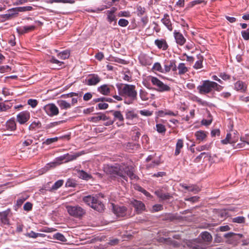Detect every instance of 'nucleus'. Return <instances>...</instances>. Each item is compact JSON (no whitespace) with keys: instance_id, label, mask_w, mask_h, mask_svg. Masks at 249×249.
Returning a JSON list of instances; mask_svg holds the SVG:
<instances>
[{"instance_id":"f257e3e1","label":"nucleus","mask_w":249,"mask_h":249,"mask_svg":"<svg viewBox=\"0 0 249 249\" xmlns=\"http://www.w3.org/2000/svg\"><path fill=\"white\" fill-rule=\"evenodd\" d=\"M117 87L120 91V94L123 96L128 98L127 104H132L137 99V92L135 89V86L129 84H120L117 85Z\"/></svg>"},{"instance_id":"f03ea898","label":"nucleus","mask_w":249,"mask_h":249,"mask_svg":"<svg viewBox=\"0 0 249 249\" xmlns=\"http://www.w3.org/2000/svg\"><path fill=\"white\" fill-rule=\"evenodd\" d=\"M83 201L94 210L103 212L105 206L101 199L96 196L88 195L83 198Z\"/></svg>"},{"instance_id":"7ed1b4c3","label":"nucleus","mask_w":249,"mask_h":249,"mask_svg":"<svg viewBox=\"0 0 249 249\" xmlns=\"http://www.w3.org/2000/svg\"><path fill=\"white\" fill-rule=\"evenodd\" d=\"M223 87L217 84L216 82L210 80L203 81L201 85L198 86L197 88L200 94H207L211 92L213 89L220 91L222 90Z\"/></svg>"},{"instance_id":"20e7f679","label":"nucleus","mask_w":249,"mask_h":249,"mask_svg":"<svg viewBox=\"0 0 249 249\" xmlns=\"http://www.w3.org/2000/svg\"><path fill=\"white\" fill-rule=\"evenodd\" d=\"M124 168L121 165H116V166H107L105 168V171L107 174L109 175L111 178L121 177L124 180L127 181V178L124 175L123 170Z\"/></svg>"},{"instance_id":"39448f33","label":"nucleus","mask_w":249,"mask_h":249,"mask_svg":"<svg viewBox=\"0 0 249 249\" xmlns=\"http://www.w3.org/2000/svg\"><path fill=\"white\" fill-rule=\"evenodd\" d=\"M224 237L226 239L225 241L226 243L236 246L239 243L240 240L243 237V235L240 233L230 232L225 233Z\"/></svg>"},{"instance_id":"423d86ee","label":"nucleus","mask_w":249,"mask_h":249,"mask_svg":"<svg viewBox=\"0 0 249 249\" xmlns=\"http://www.w3.org/2000/svg\"><path fill=\"white\" fill-rule=\"evenodd\" d=\"M66 209L70 215L76 218H81L86 213L85 210L78 205L67 206Z\"/></svg>"},{"instance_id":"0eeeda50","label":"nucleus","mask_w":249,"mask_h":249,"mask_svg":"<svg viewBox=\"0 0 249 249\" xmlns=\"http://www.w3.org/2000/svg\"><path fill=\"white\" fill-rule=\"evenodd\" d=\"M151 81L152 84L157 87L156 90L160 92H163L169 91L170 88L167 85L164 84L160 80L156 77H152Z\"/></svg>"},{"instance_id":"6e6552de","label":"nucleus","mask_w":249,"mask_h":249,"mask_svg":"<svg viewBox=\"0 0 249 249\" xmlns=\"http://www.w3.org/2000/svg\"><path fill=\"white\" fill-rule=\"evenodd\" d=\"M43 109L46 114L51 117L56 116L59 113V109L54 104H47L44 107Z\"/></svg>"},{"instance_id":"1a4fd4ad","label":"nucleus","mask_w":249,"mask_h":249,"mask_svg":"<svg viewBox=\"0 0 249 249\" xmlns=\"http://www.w3.org/2000/svg\"><path fill=\"white\" fill-rule=\"evenodd\" d=\"M113 211L118 217H124L126 215L127 208L124 206H120L112 204Z\"/></svg>"},{"instance_id":"9d476101","label":"nucleus","mask_w":249,"mask_h":249,"mask_svg":"<svg viewBox=\"0 0 249 249\" xmlns=\"http://www.w3.org/2000/svg\"><path fill=\"white\" fill-rule=\"evenodd\" d=\"M11 213V211L10 208L7 209L6 211L0 212V220L3 224L10 225V220L8 216Z\"/></svg>"},{"instance_id":"9b49d317","label":"nucleus","mask_w":249,"mask_h":249,"mask_svg":"<svg viewBox=\"0 0 249 249\" xmlns=\"http://www.w3.org/2000/svg\"><path fill=\"white\" fill-rule=\"evenodd\" d=\"M131 204L135 208L137 213H141L145 210L144 204L141 201L133 199L131 201Z\"/></svg>"},{"instance_id":"f8f14e48","label":"nucleus","mask_w":249,"mask_h":249,"mask_svg":"<svg viewBox=\"0 0 249 249\" xmlns=\"http://www.w3.org/2000/svg\"><path fill=\"white\" fill-rule=\"evenodd\" d=\"M187 245L190 249H203L204 248L203 243L200 240L196 239L189 241Z\"/></svg>"},{"instance_id":"ddd939ff","label":"nucleus","mask_w":249,"mask_h":249,"mask_svg":"<svg viewBox=\"0 0 249 249\" xmlns=\"http://www.w3.org/2000/svg\"><path fill=\"white\" fill-rule=\"evenodd\" d=\"M30 119V113L27 111H22L17 116V121L20 124H24Z\"/></svg>"},{"instance_id":"4468645a","label":"nucleus","mask_w":249,"mask_h":249,"mask_svg":"<svg viewBox=\"0 0 249 249\" xmlns=\"http://www.w3.org/2000/svg\"><path fill=\"white\" fill-rule=\"evenodd\" d=\"M122 167L124 168V170L122 171L125 177L127 178L128 176L131 179L136 178L137 176L133 173V168L132 166H124L122 165Z\"/></svg>"},{"instance_id":"2eb2a0df","label":"nucleus","mask_w":249,"mask_h":249,"mask_svg":"<svg viewBox=\"0 0 249 249\" xmlns=\"http://www.w3.org/2000/svg\"><path fill=\"white\" fill-rule=\"evenodd\" d=\"M122 167L124 168V170L122 171L125 177L127 178L128 176L131 179L136 178L137 176L133 173V168L132 166H124L122 165Z\"/></svg>"},{"instance_id":"dca6fc26","label":"nucleus","mask_w":249,"mask_h":249,"mask_svg":"<svg viewBox=\"0 0 249 249\" xmlns=\"http://www.w3.org/2000/svg\"><path fill=\"white\" fill-rule=\"evenodd\" d=\"M122 167L124 168V170L122 171L125 177L127 178L128 176L131 179L136 178L137 176L133 173V168L132 166H124L122 165Z\"/></svg>"},{"instance_id":"f3484780","label":"nucleus","mask_w":249,"mask_h":249,"mask_svg":"<svg viewBox=\"0 0 249 249\" xmlns=\"http://www.w3.org/2000/svg\"><path fill=\"white\" fill-rule=\"evenodd\" d=\"M100 81L101 78L97 74H90L89 75L87 85L89 86H94L99 83Z\"/></svg>"},{"instance_id":"a211bd4d","label":"nucleus","mask_w":249,"mask_h":249,"mask_svg":"<svg viewBox=\"0 0 249 249\" xmlns=\"http://www.w3.org/2000/svg\"><path fill=\"white\" fill-rule=\"evenodd\" d=\"M174 36L176 39V42L180 46H182L185 44L186 42V39L184 38L182 34L176 30H175L174 32Z\"/></svg>"},{"instance_id":"6ab92c4d","label":"nucleus","mask_w":249,"mask_h":249,"mask_svg":"<svg viewBox=\"0 0 249 249\" xmlns=\"http://www.w3.org/2000/svg\"><path fill=\"white\" fill-rule=\"evenodd\" d=\"M36 26H25L23 27H18L17 28V31L19 35H23L28 33L31 31H33L36 29Z\"/></svg>"},{"instance_id":"aec40b11","label":"nucleus","mask_w":249,"mask_h":249,"mask_svg":"<svg viewBox=\"0 0 249 249\" xmlns=\"http://www.w3.org/2000/svg\"><path fill=\"white\" fill-rule=\"evenodd\" d=\"M200 236L201 239L207 245H209L212 241L213 237L212 235L208 231H203L200 233Z\"/></svg>"},{"instance_id":"412c9836","label":"nucleus","mask_w":249,"mask_h":249,"mask_svg":"<svg viewBox=\"0 0 249 249\" xmlns=\"http://www.w3.org/2000/svg\"><path fill=\"white\" fill-rule=\"evenodd\" d=\"M84 154V152L83 151L77 152L73 154H69V153L66 154H65L66 160L64 161V162H68L74 160H76L78 157Z\"/></svg>"},{"instance_id":"4be33fe9","label":"nucleus","mask_w":249,"mask_h":249,"mask_svg":"<svg viewBox=\"0 0 249 249\" xmlns=\"http://www.w3.org/2000/svg\"><path fill=\"white\" fill-rule=\"evenodd\" d=\"M234 88L237 91L245 92L247 90V86L245 83L241 81H238L234 84Z\"/></svg>"},{"instance_id":"5701e85b","label":"nucleus","mask_w":249,"mask_h":249,"mask_svg":"<svg viewBox=\"0 0 249 249\" xmlns=\"http://www.w3.org/2000/svg\"><path fill=\"white\" fill-rule=\"evenodd\" d=\"M156 195L162 200L170 199L172 196L169 193H163L162 190H157L155 192Z\"/></svg>"},{"instance_id":"b1692460","label":"nucleus","mask_w":249,"mask_h":249,"mask_svg":"<svg viewBox=\"0 0 249 249\" xmlns=\"http://www.w3.org/2000/svg\"><path fill=\"white\" fill-rule=\"evenodd\" d=\"M162 23L167 28V29L171 31L173 30L171 21L169 18L168 14H165L163 18L161 20Z\"/></svg>"},{"instance_id":"393cba45","label":"nucleus","mask_w":249,"mask_h":249,"mask_svg":"<svg viewBox=\"0 0 249 249\" xmlns=\"http://www.w3.org/2000/svg\"><path fill=\"white\" fill-rule=\"evenodd\" d=\"M155 45L159 49H162L163 50H166L168 47V45L165 39H156L155 41Z\"/></svg>"},{"instance_id":"a878e982","label":"nucleus","mask_w":249,"mask_h":249,"mask_svg":"<svg viewBox=\"0 0 249 249\" xmlns=\"http://www.w3.org/2000/svg\"><path fill=\"white\" fill-rule=\"evenodd\" d=\"M97 90L100 93L104 95H108L110 92V89L106 84L98 87Z\"/></svg>"},{"instance_id":"bb28decb","label":"nucleus","mask_w":249,"mask_h":249,"mask_svg":"<svg viewBox=\"0 0 249 249\" xmlns=\"http://www.w3.org/2000/svg\"><path fill=\"white\" fill-rule=\"evenodd\" d=\"M116 10V8L113 7L110 10L107 11V18L110 23L116 20L114 13Z\"/></svg>"},{"instance_id":"cd10ccee","label":"nucleus","mask_w":249,"mask_h":249,"mask_svg":"<svg viewBox=\"0 0 249 249\" xmlns=\"http://www.w3.org/2000/svg\"><path fill=\"white\" fill-rule=\"evenodd\" d=\"M109 119V117L106 116L105 114L100 113L98 115L91 117V120L93 122H97L100 120L107 121Z\"/></svg>"},{"instance_id":"c85d7f7f","label":"nucleus","mask_w":249,"mask_h":249,"mask_svg":"<svg viewBox=\"0 0 249 249\" xmlns=\"http://www.w3.org/2000/svg\"><path fill=\"white\" fill-rule=\"evenodd\" d=\"M6 128L7 129L11 130V131H14L16 129V124L14 118H12L10 120H9L6 122Z\"/></svg>"},{"instance_id":"c756f323","label":"nucleus","mask_w":249,"mask_h":249,"mask_svg":"<svg viewBox=\"0 0 249 249\" xmlns=\"http://www.w3.org/2000/svg\"><path fill=\"white\" fill-rule=\"evenodd\" d=\"M57 104L61 109H68L71 107V104L65 100H59Z\"/></svg>"},{"instance_id":"7c9ffc66","label":"nucleus","mask_w":249,"mask_h":249,"mask_svg":"<svg viewBox=\"0 0 249 249\" xmlns=\"http://www.w3.org/2000/svg\"><path fill=\"white\" fill-rule=\"evenodd\" d=\"M78 174L80 178L86 180H89L92 178L91 175L88 174L83 170H79L78 172Z\"/></svg>"},{"instance_id":"2f4dec72","label":"nucleus","mask_w":249,"mask_h":249,"mask_svg":"<svg viewBox=\"0 0 249 249\" xmlns=\"http://www.w3.org/2000/svg\"><path fill=\"white\" fill-rule=\"evenodd\" d=\"M110 112L113 113V115L114 117V120H118L120 122L123 123L124 121V118L123 117V115L121 113L120 111H114V110H111Z\"/></svg>"},{"instance_id":"473e14b6","label":"nucleus","mask_w":249,"mask_h":249,"mask_svg":"<svg viewBox=\"0 0 249 249\" xmlns=\"http://www.w3.org/2000/svg\"><path fill=\"white\" fill-rule=\"evenodd\" d=\"M178 74L180 75L185 74L188 71V68L183 63H180L178 64Z\"/></svg>"},{"instance_id":"72a5a7b5","label":"nucleus","mask_w":249,"mask_h":249,"mask_svg":"<svg viewBox=\"0 0 249 249\" xmlns=\"http://www.w3.org/2000/svg\"><path fill=\"white\" fill-rule=\"evenodd\" d=\"M183 146V141L181 139H178L177 141L176 145V149L175 152V155L178 156L180 152V149Z\"/></svg>"},{"instance_id":"f704fd0d","label":"nucleus","mask_w":249,"mask_h":249,"mask_svg":"<svg viewBox=\"0 0 249 249\" xmlns=\"http://www.w3.org/2000/svg\"><path fill=\"white\" fill-rule=\"evenodd\" d=\"M198 60L196 61L194 66V68L196 69H199L202 68V62L203 60V56L200 54L197 55Z\"/></svg>"},{"instance_id":"c9c22d12","label":"nucleus","mask_w":249,"mask_h":249,"mask_svg":"<svg viewBox=\"0 0 249 249\" xmlns=\"http://www.w3.org/2000/svg\"><path fill=\"white\" fill-rule=\"evenodd\" d=\"M196 140L199 141H202L207 136L206 133L203 131H197L195 133Z\"/></svg>"},{"instance_id":"e433bc0d","label":"nucleus","mask_w":249,"mask_h":249,"mask_svg":"<svg viewBox=\"0 0 249 249\" xmlns=\"http://www.w3.org/2000/svg\"><path fill=\"white\" fill-rule=\"evenodd\" d=\"M174 60H170L169 61H167L164 65V73H167L170 71L172 68V66H173V64L174 62Z\"/></svg>"},{"instance_id":"4c0bfd02","label":"nucleus","mask_w":249,"mask_h":249,"mask_svg":"<svg viewBox=\"0 0 249 249\" xmlns=\"http://www.w3.org/2000/svg\"><path fill=\"white\" fill-rule=\"evenodd\" d=\"M33 7L30 6H23V7H15V10L16 12H23L25 11H31L33 9Z\"/></svg>"},{"instance_id":"58836bf2","label":"nucleus","mask_w":249,"mask_h":249,"mask_svg":"<svg viewBox=\"0 0 249 249\" xmlns=\"http://www.w3.org/2000/svg\"><path fill=\"white\" fill-rule=\"evenodd\" d=\"M53 239H56L61 242H66L67 239L63 234L60 232H57L53 235Z\"/></svg>"},{"instance_id":"ea45409f","label":"nucleus","mask_w":249,"mask_h":249,"mask_svg":"<svg viewBox=\"0 0 249 249\" xmlns=\"http://www.w3.org/2000/svg\"><path fill=\"white\" fill-rule=\"evenodd\" d=\"M140 97L143 101H147L149 99L148 93L143 89L140 90Z\"/></svg>"},{"instance_id":"a19ab883","label":"nucleus","mask_w":249,"mask_h":249,"mask_svg":"<svg viewBox=\"0 0 249 249\" xmlns=\"http://www.w3.org/2000/svg\"><path fill=\"white\" fill-rule=\"evenodd\" d=\"M70 56V53L68 51H64L58 54V57L61 59L64 60L68 58Z\"/></svg>"},{"instance_id":"79ce46f5","label":"nucleus","mask_w":249,"mask_h":249,"mask_svg":"<svg viewBox=\"0 0 249 249\" xmlns=\"http://www.w3.org/2000/svg\"><path fill=\"white\" fill-rule=\"evenodd\" d=\"M137 116V114L133 111H127L125 113L126 119L132 120Z\"/></svg>"},{"instance_id":"37998d69","label":"nucleus","mask_w":249,"mask_h":249,"mask_svg":"<svg viewBox=\"0 0 249 249\" xmlns=\"http://www.w3.org/2000/svg\"><path fill=\"white\" fill-rule=\"evenodd\" d=\"M59 139L58 137H54L52 138L47 139L44 142H43V144L46 145H50L53 142H57Z\"/></svg>"},{"instance_id":"c03bdc74","label":"nucleus","mask_w":249,"mask_h":249,"mask_svg":"<svg viewBox=\"0 0 249 249\" xmlns=\"http://www.w3.org/2000/svg\"><path fill=\"white\" fill-rule=\"evenodd\" d=\"M41 126V123L39 121L37 122H33L29 126V129L30 130H34L36 128L38 127L40 128Z\"/></svg>"},{"instance_id":"a18cd8bd","label":"nucleus","mask_w":249,"mask_h":249,"mask_svg":"<svg viewBox=\"0 0 249 249\" xmlns=\"http://www.w3.org/2000/svg\"><path fill=\"white\" fill-rule=\"evenodd\" d=\"M145 13V9L144 7H142L140 5L137 6V14L139 17L143 16Z\"/></svg>"},{"instance_id":"49530a36","label":"nucleus","mask_w":249,"mask_h":249,"mask_svg":"<svg viewBox=\"0 0 249 249\" xmlns=\"http://www.w3.org/2000/svg\"><path fill=\"white\" fill-rule=\"evenodd\" d=\"M152 69L153 70L157 71L159 72L164 73V70L162 68L160 64V63L159 62H156L154 64V65L152 67Z\"/></svg>"},{"instance_id":"de8ad7c7","label":"nucleus","mask_w":249,"mask_h":249,"mask_svg":"<svg viewBox=\"0 0 249 249\" xmlns=\"http://www.w3.org/2000/svg\"><path fill=\"white\" fill-rule=\"evenodd\" d=\"M157 131L160 133H165L166 131V128L165 126L161 124H156Z\"/></svg>"},{"instance_id":"09e8293b","label":"nucleus","mask_w":249,"mask_h":249,"mask_svg":"<svg viewBox=\"0 0 249 249\" xmlns=\"http://www.w3.org/2000/svg\"><path fill=\"white\" fill-rule=\"evenodd\" d=\"M76 185L75 180L72 179H68L66 182V186L68 187H74Z\"/></svg>"},{"instance_id":"8fccbe9b","label":"nucleus","mask_w":249,"mask_h":249,"mask_svg":"<svg viewBox=\"0 0 249 249\" xmlns=\"http://www.w3.org/2000/svg\"><path fill=\"white\" fill-rule=\"evenodd\" d=\"M63 182L64 181L62 179L57 180L53 185V186L52 187V189L57 190L63 185Z\"/></svg>"},{"instance_id":"3c124183","label":"nucleus","mask_w":249,"mask_h":249,"mask_svg":"<svg viewBox=\"0 0 249 249\" xmlns=\"http://www.w3.org/2000/svg\"><path fill=\"white\" fill-rule=\"evenodd\" d=\"M108 107V104L104 102H100L97 104L96 108L100 110H103L107 108Z\"/></svg>"},{"instance_id":"603ef678","label":"nucleus","mask_w":249,"mask_h":249,"mask_svg":"<svg viewBox=\"0 0 249 249\" xmlns=\"http://www.w3.org/2000/svg\"><path fill=\"white\" fill-rule=\"evenodd\" d=\"M241 142L237 144V147L238 148H245L247 144H249V142L245 140L244 138H241Z\"/></svg>"},{"instance_id":"864d4df0","label":"nucleus","mask_w":249,"mask_h":249,"mask_svg":"<svg viewBox=\"0 0 249 249\" xmlns=\"http://www.w3.org/2000/svg\"><path fill=\"white\" fill-rule=\"evenodd\" d=\"M232 221L237 223H244L245 221V219L243 216H237L233 218Z\"/></svg>"},{"instance_id":"5fc2aeb1","label":"nucleus","mask_w":249,"mask_h":249,"mask_svg":"<svg viewBox=\"0 0 249 249\" xmlns=\"http://www.w3.org/2000/svg\"><path fill=\"white\" fill-rule=\"evenodd\" d=\"M242 36L244 40H249V28L247 30L241 31Z\"/></svg>"},{"instance_id":"6e6d98bb","label":"nucleus","mask_w":249,"mask_h":249,"mask_svg":"<svg viewBox=\"0 0 249 249\" xmlns=\"http://www.w3.org/2000/svg\"><path fill=\"white\" fill-rule=\"evenodd\" d=\"M27 104L32 107L35 108L38 104V101L36 99H30L27 101Z\"/></svg>"},{"instance_id":"4d7b16f0","label":"nucleus","mask_w":249,"mask_h":249,"mask_svg":"<svg viewBox=\"0 0 249 249\" xmlns=\"http://www.w3.org/2000/svg\"><path fill=\"white\" fill-rule=\"evenodd\" d=\"M33 208V204L30 202H26L23 206V209L25 211H31Z\"/></svg>"},{"instance_id":"13d9d810","label":"nucleus","mask_w":249,"mask_h":249,"mask_svg":"<svg viewBox=\"0 0 249 249\" xmlns=\"http://www.w3.org/2000/svg\"><path fill=\"white\" fill-rule=\"evenodd\" d=\"M28 198V197H24L21 196L17 200L16 205L19 207H20L23 202Z\"/></svg>"},{"instance_id":"bf43d9fd","label":"nucleus","mask_w":249,"mask_h":249,"mask_svg":"<svg viewBox=\"0 0 249 249\" xmlns=\"http://www.w3.org/2000/svg\"><path fill=\"white\" fill-rule=\"evenodd\" d=\"M128 23V21L124 18H121L118 21V24L121 27H126Z\"/></svg>"},{"instance_id":"052dcab7","label":"nucleus","mask_w":249,"mask_h":249,"mask_svg":"<svg viewBox=\"0 0 249 249\" xmlns=\"http://www.w3.org/2000/svg\"><path fill=\"white\" fill-rule=\"evenodd\" d=\"M11 70V68L8 65L0 66V72L1 73L7 72L10 71Z\"/></svg>"},{"instance_id":"680f3d73","label":"nucleus","mask_w":249,"mask_h":249,"mask_svg":"<svg viewBox=\"0 0 249 249\" xmlns=\"http://www.w3.org/2000/svg\"><path fill=\"white\" fill-rule=\"evenodd\" d=\"M50 61L53 63L57 64L59 67H61L62 65L64 63L63 62L58 60L54 57L51 58Z\"/></svg>"},{"instance_id":"e2e57ef3","label":"nucleus","mask_w":249,"mask_h":249,"mask_svg":"<svg viewBox=\"0 0 249 249\" xmlns=\"http://www.w3.org/2000/svg\"><path fill=\"white\" fill-rule=\"evenodd\" d=\"M78 96V93L76 92H71L68 94H63L61 95V97L63 98H68V97H72L73 96Z\"/></svg>"},{"instance_id":"0e129e2a","label":"nucleus","mask_w":249,"mask_h":249,"mask_svg":"<svg viewBox=\"0 0 249 249\" xmlns=\"http://www.w3.org/2000/svg\"><path fill=\"white\" fill-rule=\"evenodd\" d=\"M15 8H12L11 9H10L8 10V12L9 13V14L11 15V16L12 17V18H13L15 16H17V15L18 14V12H16V10H15Z\"/></svg>"},{"instance_id":"69168bd1","label":"nucleus","mask_w":249,"mask_h":249,"mask_svg":"<svg viewBox=\"0 0 249 249\" xmlns=\"http://www.w3.org/2000/svg\"><path fill=\"white\" fill-rule=\"evenodd\" d=\"M163 208V207L160 204H155L153 206V212H158L161 210Z\"/></svg>"},{"instance_id":"338daca9","label":"nucleus","mask_w":249,"mask_h":249,"mask_svg":"<svg viewBox=\"0 0 249 249\" xmlns=\"http://www.w3.org/2000/svg\"><path fill=\"white\" fill-rule=\"evenodd\" d=\"M140 113L142 115L145 116H150L152 114V112L148 110H140Z\"/></svg>"},{"instance_id":"774afa93","label":"nucleus","mask_w":249,"mask_h":249,"mask_svg":"<svg viewBox=\"0 0 249 249\" xmlns=\"http://www.w3.org/2000/svg\"><path fill=\"white\" fill-rule=\"evenodd\" d=\"M92 95L90 92L86 93L83 96V100L88 101L91 99Z\"/></svg>"}]
</instances>
